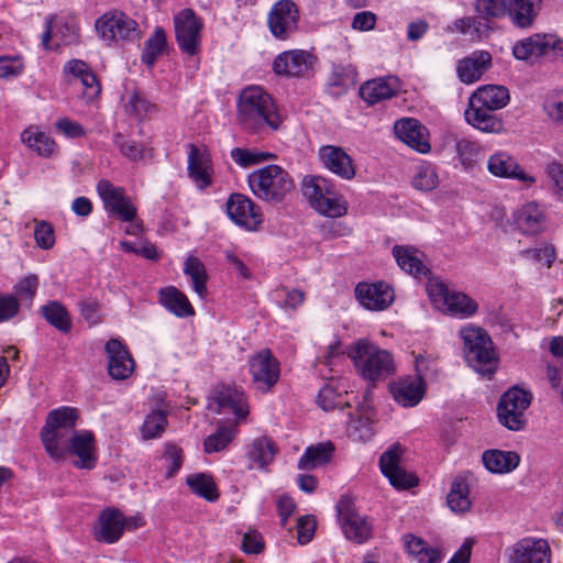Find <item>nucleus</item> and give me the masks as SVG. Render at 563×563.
<instances>
[{
  "label": "nucleus",
  "mask_w": 563,
  "mask_h": 563,
  "mask_svg": "<svg viewBox=\"0 0 563 563\" xmlns=\"http://www.w3.org/2000/svg\"><path fill=\"white\" fill-rule=\"evenodd\" d=\"M184 273L190 277L192 288L200 298L207 295V272L202 262L195 257L188 256L184 264Z\"/></svg>",
  "instance_id": "nucleus-48"
},
{
  "label": "nucleus",
  "mask_w": 563,
  "mask_h": 563,
  "mask_svg": "<svg viewBox=\"0 0 563 563\" xmlns=\"http://www.w3.org/2000/svg\"><path fill=\"white\" fill-rule=\"evenodd\" d=\"M510 100L509 91L504 86L485 85L477 88L470 97L471 106L486 107L490 110L505 108Z\"/></svg>",
  "instance_id": "nucleus-34"
},
{
  "label": "nucleus",
  "mask_w": 563,
  "mask_h": 563,
  "mask_svg": "<svg viewBox=\"0 0 563 563\" xmlns=\"http://www.w3.org/2000/svg\"><path fill=\"white\" fill-rule=\"evenodd\" d=\"M439 185V177L435 168L430 164H423L418 168L412 179V186L421 191H431Z\"/></svg>",
  "instance_id": "nucleus-52"
},
{
  "label": "nucleus",
  "mask_w": 563,
  "mask_h": 563,
  "mask_svg": "<svg viewBox=\"0 0 563 563\" xmlns=\"http://www.w3.org/2000/svg\"><path fill=\"white\" fill-rule=\"evenodd\" d=\"M355 297L364 308L378 311L388 308L394 301L395 296L390 286L379 282L374 284H357Z\"/></svg>",
  "instance_id": "nucleus-22"
},
{
  "label": "nucleus",
  "mask_w": 563,
  "mask_h": 563,
  "mask_svg": "<svg viewBox=\"0 0 563 563\" xmlns=\"http://www.w3.org/2000/svg\"><path fill=\"white\" fill-rule=\"evenodd\" d=\"M401 454V446L394 444L380 455L379 467L391 486L397 489H408L418 484V478L400 466Z\"/></svg>",
  "instance_id": "nucleus-14"
},
{
  "label": "nucleus",
  "mask_w": 563,
  "mask_h": 563,
  "mask_svg": "<svg viewBox=\"0 0 563 563\" xmlns=\"http://www.w3.org/2000/svg\"><path fill=\"white\" fill-rule=\"evenodd\" d=\"M55 128L59 133L70 139L81 137L86 134L81 124L67 118L58 119L55 123Z\"/></svg>",
  "instance_id": "nucleus-64"
},
{
  "label": "nucleus",
  "mask_w": 563,
  "mask_h": 563,
  "mask_svg": "<svg viewBox=\"0 0 563 563\" xmlns=\"http://www.w3.org/2000/svg\"><path fill=\"white\" fill-rule=\"evenodd\" d=\"M236 434L235 424H220L216 432L206 438L203 442L205 452L216 453L224 450Z\"/></svg>",
  "instance_id": "nucleus-49"
},
{
  "label": "nucleus",
  "mask_w": 563,
  "mask_h": 563,
  "mask_svg": "<svg viewBox=\"0 0 563 563\" xmlns=\"http://www.w3.org/2000/svg\"><path fill=\"white\" fill-rule=\"evenodd\" d=\"M544 110L548 117L554 121L563 119V101L559 91H552L548 95L544 102Z\"/></svg>",
  "instance_id": "nucleus-63"
},
{
  "label": "nucleus",
  "mask_w": 563,
  "mask_h": 563,
  "mask_svg": "<svg viewBox=\"0 0 563 563\" xmlns=\"http://www.w3.org/2000/svg\"><path fill=\"white\" fill-rule=\"evenodd\" d=\"M167 45L166 34L163 27L156 26L152 35L145 41L141 59L148 67H153Z\"/></svg>",
  "instance_id": "nucleus-47"
},
{
  "label": "nucleus",
  "mask_w": 563,
  "mask_h": 563,
  "mask_svg": "<svg viewBox=\"0 0 563 563\" xmlns=\"http://www.w3.org/2000/svg\"><path fill=\"white\" fill-rule=\"evenodd\" d=\"M470 486L466 477L456 476L451 485L446 501L450 509L454 512H465L470 510L472 501L470 499Z\"/></svg>",
  "instance_id": "nucleus-42"
},
{
  "label": "nucleus",
  "mask_w": 563,
  "mask_h": 563,
  "mask_svg": "<svg viewBox=\"0 0 563 563\" xmlns=\"http://www.w3.org/2000/svg\"><path fill=\"white\" fill-rule=\"evenodd\" d=\"M19 309L20 302L16 296L0 292V323L14 318Z\"/></svg>",
  "instance_id": "nucleus-62"
},
{
  "label": "nucleus",
  "mask_w": 563,
  "mask_h": 563,
  "mask_svg": "<svg viewBox=\"0 0 563 563\" xmlns=\"http://www.w3.org/2000/svg\"><path fill=\"white\" fill-rule=\"evenodd\" d=\"M124 110L129 115L143 121L156 114L158 106L151 101L142 91L133 90L125 98Z\"/></svg>",
  "instance_id": "nucleus-39"
},
{
  "label": "nucleus",
  "mask_w": 563,
  "mask_h": 563,
  "mask_svg": "<svg viewBox=\"0 0 563 563\" xmlns=\"http://www.w3.org/2000/svg\"><path fill=\"white\" fill-rule=\"evenodd\" d=\"M319 157L331 173L350 180L354 178L356 168L353 158L340 146L324 145L319 150Z\"/></svg>",
  "instance_id": "nucleus-25"
},
{
  "label": "nucleus",
  "mask_w": 563,
  "mask_h": 563,
  "mask_svg": "<svg viewBox=\"0 0 563 563\" xmlns=\"http://www.w3.org/2000/svg\"><path fill=\"white\" fill-rule=\"evenodd\" d=\"M455 30L472 42L487 37L490 31L486 20L478 16H464L454 22Z\"/></svg>",
  "instance_id": "nucleus-43"
},
{
  "label": "nucleus",
  "mask_w": 563,
  "mask_h": 563,
  "mask_svg": "<svg viewBox=\"0 0 563 563\" xmlns=\"http://www.w3.org/2000/svg\"><path fill=\"white\" fill-rule=\"evenodd\" d=\"M560 44L561 41L556 35L537 33L516 42L512 55L516 59L533 63L539 57L556 49Z\"/></svg>",
  "instance_id": "nucleus-18"
},
{
  "label": "nucleus",
  "mask_w": 563,
  "mask_h": 563,
  "mask_svg": "<svg viewBox=\"0 0 563 563\" xmlns=\"http://www.w3.org/2000/svg\"><path fill=\"white\" fill-rule=\"evenodd\" d=\"M317 401L325 411L344 407L340 393H336L331 385H325L319 390Z\"/></svg>",
  "instance_id": "nucleus-60"
},
{
  "label": "nucleus",
  "mask_w": 563,
  "mask_h": 563,
  "mask_svg": "<svg viewBox=\"0 0 563 563\" xmlns=\"http://www.w3.org/2000/svg\"><path fill=\"white\" fill-rule=\"evenodd\" d=\"M495 110L486 109V107L471 106L465 110L464 117L468 124L485 133H501L504 131L503 120L494 113Z\"/></svg>",
  "instance_id": "nucleus-33"
},
{
  "label": "nucleus",
  "mask_w": 563,
  "mask_h": 563,
  "mask_svg": "<svg viewBox=\"0 0 563 563\" xmlns=\"http://www.w3.org/2000/svg\"><path fill=\"white\" fill-rule=\"evenodd\" d=\"M38 287V277L34 274L27 275L26 277L19 280L14 289L16 296L21 300L32 302Z\"/></svg>",
  "instance_id": "nucleus-61"
},
{
  "label": "nucleus",
  "mask_w": 563,
  "mask_h": 563,
  "mask_svg": "<svg viewBox=\"0 0 563 563\" xmlns=\"http://www.w3.org/2000/svg\"><path fill=\"white\" fill-rule=\"evenodd\" d=\"M397 137L419 153H428L431 148L428 130L417 119L405 118L395 122Z\"/></svg>",
  "instance_id": "nucleus-24"
},
{
  "label": "nucleus",
  "mask_w": 563,
  "mask_h": 563,
  "mask_svg": "<svg viewBox=\"0 0 563 563\" xmlns=\"http://www.w3.org/2000/svg\"><path fill=\"white\" fill-rule=\"evenodd\" d=\"M97 191L103 201L107 212L115 214L123 222H132L136 218V207L125 195L122 187H117L107 179L97 185Z\"/></svg>",
  "instance_id": "nucleus-11"
},
{
  "label": "nucleus",
  "mask_w": 563,
  "mask_h": 563,
  "mask_svg": "<svg viewBox=\"0 0 563 563\" xmlns=\"http://www.w3.org/2000/svg\"><path fill=\"white\" fill-rule=\"evenodd\" d=\"M252 192L265 201H282L294 188L289 173L278 165H267L250 174Z\"/></svg>",
  "instance_id": "nucleus-4"
},
{
  "label": "nucleus",
  "mask_w": 563,
  "mask_h": 563,
  "mask_svg": "<svg viewBox=\"0 0 563 563\" xmlns=\"http://www.w3.org/2000/svg\"><path fill=\"white\" fill-rule=\"evenodd\" d=\"M493 57L487 51H474L457 62L456 73L464 84H473L492 67Z\"/></svg>",
  "instance_id": "nucleus-28"
},
{
  "label": "nucleus",
  "mask_w": 563,
  "mask_h": 563,
  "mask_svg": "<svg viewBox=\"0 0 563 563\" xmlns=\"http://www.w3.org/2000/svg\"><path fill=\"white\" fill-rule=\"evenodd\" d=\"M488 172L499 178L517 179L527 185H533L536 178L527 174L518 164L515 157L507 152H497L493 154L487 162Z\"/></svg>",
  "instance_id": "nucleus-23"
},
{
  "label": "nucleus",
  "mask_w": 563,
  "mask_h": 563,
  "mask_svg": "<svg viewBox=\"0 0 563 563\" xmlns=\"http://www.w3.org/2000/svg\"><path fill=\"white\" fill-rule=\"evenodd\" d=\"M300 11L292 0H278L269 9L267 26L271 34L279 41H287L297 31Z\"/></svg>",
  "instance_id": "nucleus-9"
},
{
  "label": "nucleus",
  "mask_w": 563,
  "mask_h": 563,
  "mask_svg": "<svg viewBox=\"0 0 563 563\" xmlns=\"http://www.w3.org/2000/svg\"><path fill=\"white\" fill-rule=\"evenodd\" d=\"M159 302L179 318L189 317L195 313L188 298L174 286L159 290Z\"/></svg>",
  "instance_id": "nucleus-40"
},
{
  "label": "nucleus",
  "mask_w": 563,
  "mask_h": 563,
  "mask_svg": "<svg viewBox=\"0 0 563 563\" xmlns=\"http://www.w3.org/2000/svg\"><path fill=\"white\" fill-rule=\"evenodd\" d=\"M95 29L107 44L118 41H134L141 37L137 23L121 11L104 13L96 21Z\"/></svg>",
  "instance_id": "nucleus-8"
},
{
  "label": "nucleus",
  "mask_w": 563,
  "mask_h": 563,
  "mask_svg": "<svg viewBox=\"0 0 563 563\" xmlns=\"http://www.w3.org/2000/svg\"><path fill=\"white\" fill-rule=\"evenodd\" d=\"M277 453L275 442L267 437H260L249 445L247 457L251 461L250 468L266 470L274 461Z\"/></svg>",
  "instance_id": "nucleus-37"
},
{
  "label": "nucleus",
  "mask_w": 563,
  "mask_h": 563,
  "mask_svg": "<svg viewBox=\"0 0 563 563\" xmlns=\"http://www.w3.org/2000/svg\"><path fill=\"white\" fill-rule=\"evenodd\" d=\"M485 468L493 474H506L516 470L520 456L515 451L486 450L482 456Z\"/></svg>",
  "instance_id": "nucleus-35"
},
{
  "label": "nucleus",
  "mask_w": 563,
  "mask_h": 563,
  "mask_svg": "<svg viewBox=\"0 0 563 563\" xmlns=\"http://www.w3.org/2000/svg\"><path fill=\"white\" fill-rule=\"evenodd\" d=\"M175 36L179 49L195 56L201 47L203 23L192 9H183L174 16Z\"/></svg>",
  "instance_id": "nucleus-10"
},
{
  "label": "nucleus",
  "mask_w": 563,
  "mask_h": 563,
  "mask_svg": "<svg viewBox=\"0 0 563 563\" xmlns=\"http://www.w3.org/2000/svg\"><path fill=\"white\" fill-rule=\"evenodd\" d=\"M508 563H550V547L543 539L525 538L507 550Z\"/></svg>",
  "instance_id": "nucleus-19"
},
{
  "label": "nucleus",
  "mask_w": 563,
  "mask_h": 563,
  "mask_svg": "<svg viewBox=\"0 0 563 563\" xmlns=\"http://www.w3.org/2000/svg\"><path fill=\"white\" fill-rule=\"evenodd\" d=\"M227 213L239 227L256 231L263 222V214L257 206L242 194H232L227 201Z\"/></svg>",
  "instance_id": "nucleus-15"
},
{
  "label": "nucleus",
  "mask_w": 563,
  "mask_h": 563,
  "mask_svg": "<svg viewBox=\"0 0 563 563\" xmlns=\"http://www.w3.org/2000/svg\"><path fill=\"white\" fill-rule=\"evenodd\" d=\"M544 174L543 186L554 195L560 196L563 190V165L553 159L545 165Z\"/></svg>",
  "instance_id": "nucleus-53"
},
{
  "label": "nucleus",
  "mask_w": 563,
  "mask_h": 563,
  "mask_svg": "<svg viewBox=\"0 0 563 563\" xmlns=\"http://www.w3.org/2000/svg\"><path fill=\"white\" fill-rule=\"evenodd\" d=\"M541 8L542 0H509L507 16L515 27L531 29Z\"/></svg>",
  "instance_id": "nucleus-30"
},
{
  "label": "nucleus",
  "mask_w": 563,
  "mask_h": 563,
  "mask_svg": "<svg viewBox=\"0 0 563 563\" xmlns=\"http://www.w3.org/2000/svg\"><path fill=\"white\" fill-rule=\"evenodd\" d=\"M213 404L217 406L213 410L218 413L231 411L238 419H244L249 415L243 393L230 386H223L216 393Z\"/></svg>",
  "instance_id": "nucleus-32"
},
{
  "label": "nucleus",
  "mask_w": 563,
  "mask_h": 563,
  "mask_svg": "<svg viewBox=\"0 0 563 563\" xmlns=\"http://www.w3.org/2000/svg\"><path fill=\"white\" fill-rule=\"evenodd\" d=\"M250 372L256 388L268 391L279 379V362L268 349H264L250 358Z\"/></svg>",
  "instance_id": "nucleus-12"
},
{
  "label": "nucleus",
  "mask_w": 563,
  "mask_h": 563,
  "mask_svg": "<svg viewBox=\"0 0 563 563\" xmlns=\"http://www.w3.org/2000/svg\"><path fill=\"white\" fill-rule=\"evenodd\" d=\"M21 141L41 156L47 157L55 151V142L34 126H30L22 132Z\"/></svg>",
  "instance_id": "nucleus-44"
},
{
  "label": "nucleus",
  "mask_w": 563,
  "mask_h": 563,
  "mask_svg": "<svg viewBox=\"0 0 563 563\" xmlns=\"http://www.w3.org/2000/svg\"><path fill=\"white\" fill-rule=\"evenodd\" d=\"M346 354L352 358L357 373L373 384L395 372L393 355L367 340L356 341L347 349Z\"/></svg>",
  "instance_id": "nucleus-2"
},
{
  "label": "nucleus",
  "mask_w": 563,
  "mask_h": 563,
  "mask_svg": "<svg viewBox=\"0 0 563 563\" xmlns=\"http://www.w3.org/2000/svg\"><path fill=\"white\" fill-rule=\"evenodd\" d=\"M45 320L58 331L67 333L71 329V318L66 307L57 300L48 301L42 307Z\"/></svg>",
  "instance_id": "nucleus-45"
},
{
  "label": "nucleus",
  "mask_w": 563,
  "mask_h": 563,
  "mask_svg": "<svg viewBox=\"0 0 563 563\" xmlns=\"http://www.w3.org/2000/svg\"><path fill=\"white\" fill-rule=\"evenodd\" d=\"M64 450V460L67 455L73 454L77 456L74 465L78 468L91 470L97 462L95 437L91 431L78 430L73 440L67 443Z\"/></svg>",
  "instance_id": "nucleus-21"
},
{
  "label": "nucleus",
  "mask_w": 563,
  "mask_h": 563,
  "mask_svg": "<svg viewBox=\"0 0 563 563\" xmlns=\"http://www.w3.org/2000/svg\"><path fill=\"white\" fill-rule=\"evenodd\" d=\"M109 357L108 371L112 378L122 380L131 376L134 362L125 345L118 339H111L106 344Z\"/></svg>",
  "instance_id": "nucleus-27"
},
{
  "label": "nucleus",
  "mask_w": 563,
  "mask_h": 563,
  "mask_svg": "<svg viewBox=\"0 0 563 563\" xmlns=\"http://www.w3.org/2000/svg\"><path fill=\"white\" fill-rule=\"evenodd\" d=\"M36 245L42 250H49L55 244V231L47 221H37L34 229Z\"/></svg>",
  "instance_id": "nucleus-57"
},
{
  "label": "nucleus",
  "mask_w": 563,
  "mask_h": 563,
  "mask_svg": "<svg viewBox=\"0 0 563 563\" xmlns=\"http://www.w3.org/2000/svg\"><path fill=\"white\" fill-rule=\"evenodd\" d=\"M167 426L166 413L162 410H156L150 413L143 426L142 434L144 439H154L162 435Z\"/></svg>",
  "instance_id": "nucleus-54"
},
{
  "label": "nucleus",
  "mask_w": 563,
  "mask_h": 563,
  "mask_svg": "<svg viewBox=\"0 0 563 563\" xmlns=\"http://www.w3.org/2000/svg\"><path fill=\"white\" fill-rule=\"evenodd\" d=\"M334 445L331 441L310 445L298 461V468L310 471L327 464L333 454Z\"/></svg>",
  "instance_id": "nucleus-41"
},
{
  "label": "nucleus",
  "mask_w": 563,
  "mask_h": 563,
  "mask_svg": "<svg viewBox=\"0 0 563 563\" xmlns=\"http://www.w3.org/2000/svg\"><path fill=\"white\" fill-rule=\"evenodd\" d=\"M399 89L396 77H379L365 81L360 87L361 98L368 104H375L394 97Z\"/></svg>",
  "instance_id": "nucleus-31"
},
{
  "label": "nucleus",
  "mask_w": 563,
  "mask_h": 563,
  "mask_svg": "<svg viewBox=\"0 0 563 563\" xmlns=\"http://www.w3.org/2000/svg\"><path fill=\"white\" fill-rule=\"evenodd\" d=\"M238 113L241 125L252 133L274 132L283 121L272 97L258 86L242 90Z\"/></svg>",
  "instance_id": "nucleus-1"
},
{
  "label": "nucleus",
  "mask_w": 563,
  "mask_h": 563,
  "mask_svg": "<svg viewBox=\"0 0 563 563\" xmlns=\"http://www.w3.org/2000/svg\"><path fill=\"white\" fill-rule=\"evenodd\" d=\"M429 369V361L419 355L416 358L417 376L399 377L389 385V391L394 400L405 407H416L424 397L426 383L423 375Z\"/></svg>",
  "instance_id": "nucleus-7"
},
{
  "label": "nucleus",
  "mask_w": 563,
  "mask_h": 563,
  "mask_svg": "<svg viewBox=\"0 0 563 563\" xmlns=\"http://www.w3.org/2000/svg\"><path fill=\"white\" fill-rule=\"evenodd\" d=\"M163 459L166 461V476L173 477L183 465V451L176 444L166 443Z\"/></svg>",
  "instance_id": "nucleus-59"
},
{
  "label": "nucleus",
  "mask_w": 563,
  "mask_h": 563,
  "mask_svg": "<svg viewBox=\"0 0 563 563\" xmlns=\"http://www.w3.org/2000/svg\"><path fill=\"white\" fill-rule=\"evenodd\" d=\"M314 57L302 49H291L280 53L273 63V69L277 75L287 77H302L308 75L313 67Z\"/></svg>",
  "instance_id": "nucleus-20"
},
{
  "label": "nucleus",
  "mask_w": 563,
  "mask_h": 563,
  "mask_svg": "<svg viewBox=\"0 0 563 563\" xmlns=\"http://www.w3.org/2000/svg\"><path fill=\"white\" fill-rule=\"evenodd\" d=\"M78 418L76 408L63 406L48 412L42 429H75Z\"/></svg>",
  "instance_id": "nucleus-46"
},
{
  "label": "nucleus",
  "mask_w": 563,
  "mask_h": 563,
  "mask_svg": "<svg viewBox=\"0 0 563 563\" xmlns=\"http://www.w3.org/2000/svg\"><path fill=\"white\" fill-rule=\"evenodd\" d=\"M77 431L76 429H41V440L47 454L55 461L64 460V450Z\"/></svg>",
  "instance_id": "nucleus-36"
},
{
  "label": "nucleus",
  "mask_w": 563,
  "mask_h": 563,
  "mask_svg": "<svg viewBox=\"0 0 563 563\" xmlns=\"http://www.w3.org/2000/svg\"><path fill=\"white\" fill-rule=\"evenodd\" d=\"M23 70L24 63L20 56H0V79L18 77Z\"/></svg>",
  "instance_id": "nucleus-58"
},
{
  "label": "nucleus",
  "mask_w": 563,
  "mask_h": 563,
  "mask_svg": "<svg viewBox=\"0 0 563 563\" xmlns=\"http://www.w3.org/2000/svg\"><path fill=\"white\" fill-rule=\"evenodd\" d=\"M186 483L195 494L207 500L214 501L218 499L217 487L210 476L202 473L191 475L187 477Z\"/></svg>",
  "instance_id": "nucleus-51"
},
{
  "label": "nucleus",
  "mask_w": 563,
  "mask_h": 563,
  "mask_svg": "<svg viewBox=\"0 0 563 563\" xmlns=\"http://www.w3.org/2000/svg\"><path fill=\"white\" fill-rule=\"evenodd\" d=\"M124 532L123 514L117 508H107L99 515V526L95 531L98 541L115 543Z\"/></svg>",
  "instance_id": "nucleus-29"
},
{
  "label": "nucleus",
  "mask_w": 563,
  "mask_h": 563,
  "mask_svg": "<svg viewBox=\"0 0 563 563\" xmlns=\"http://www.w3.org/2000/svg\"><path fill=\"white\" fill-rule=\"evenodd\" d=\"M455 150L462 164L470 166L476 162L481 153V145L473 140L463 137L456 141Z\"/></svg>",
  "instance_id": "nucleus-55"
},
{
  "label": "nucleus",
  "mask_w": 563,
  "mask_h": 563,
  "mask_svg": "<svg viewBox=\"0 0 563 563\" xmlns=\"http://www.w3.org/2000/svg\"><path fill=\"white\" fill-rule=\"evenodd\" d=\"M393 255L398 266L408 274L419 277L427 275L428 268L422 261V254L415 247L395 245Z\"/></svg>",
  "instance_id": "nucleus-38"
},
{
  "label": "nucleus",
  "mask_w": 563,
  "mask_h": 563,
  "mask_svg": "<svg viewBox=\"0 0 563 563\" xmlns=\"http://www.w3.org/2000/svg\"><path fill=\"white\" fill-rule=\"evenodd\" d=\"M512 223L519 233L536 236L548 229L549 219L541 206L530 201L512 212Z\"/></svg>",
  "instance_id": "nucleus-16"
},
{
  "label": "nucleus",
  "mask_w": 563,
  "mask_h": 563,
  "mask_svg": "<svg viewBox=\"0 0 563 563\" xmlns=\"http://www.w3.org/2000/svg\"><path fill=\"white\" fill-rule=\"evenodd\" d=\"M532 399L533 396L529 390L517 386L508 389L498 402L499 422L509 430L523 429L527 422L526 410L530 407Z\"/></svg>",
  "instance_id": "nucleus-6"
},
{
  "label": "nucleus",
  "mask_w": 563,
  "mask_h": 563,
  "mask_svg": "<svg viewBox=\"0 0 563 563\" xmlns=\"http://www.w3.org/2000/svg\"><path fill=\"white\" fill-rule=\"evenodd\" d=\"M336 509L344 536L349 540L363 543L372 537V523L366 517L355 512L347 497L340 499Z\"/></svg>",
  "instance_id": "nucleus-13"
},
{
  "label": "nucleus",
  "mask_w": 563,
  "mask_h": 563,
  "mask_svg": "<svg viewBox=\"0 0 563 563\" xmlns=\"http://www.w3.org/2000/svg\"><path fill=\"white\" fill-rule=\"evenodd\" d=\"M188 175L199 189H206L212 183V162L206 148L189 145Z\"/></svg>",
  "instance_id": "nucleus-26"
},
{
  "label": "nucleus",
  "mask_w": 563,
  "mask_h": 563,
  "mask_svg": "<svg viewBox=\"0 0 563 563\" xmlns=\"http://www.w3.org/2000/svg\"><path fill=\"white\" fill-rule=\"evenodd\" d=\"M460 336L463 341L464 353L468 364L484 376L490 377L496 360L493 342L487 332L473 324L461 328Z\"/></svg>",
  "instance_id": "nucleus-3"
},
{
  "label": "nucleus",
  "mask_w": 563,
  "mask_h": 563,
  "mask_svg": "<svg viewBox=\"0 0 563 563\" xmlns=\"http://www.w3.org/2000/svg\"><path fill=\"white\" fill-rule=\"evenodd\" d=\"M114 143L122 155L131 161H139L145 157L147 150L133 140H126L120 133L114 135Z\"/></svg>",
  "instance_id": "nucleus-56"
},
{
  "label": "nucleus",
  "mask_w": 563,
  "mask_h": 563,
  "mask_svg": "<svg viewBox=\"0 0 563 563\" xmlns=\"http://www.w3.org/2000/svg\"><path fill=\"white\" fill-rule=\"evenodd\" d=\"M430 295L441 301L450 314L461 319L471 318L478 310L477 302L468 295L450 290L444 284H437Z\"/></svg>",
  "instance_id": "nucleus-17"
},
{
  "label": "nucleus",
  "mask_w": 563,
  "mask_h": 563,
  "mask_svg": "<svg viewBox=\"0 0 563 563\" xmlns=\"http://www.w3.org/2000/svg\"><path fill=\"white\" fill-rule=\"evenodd\" d=\"M509 0H476L474 9L483 20L500 19L507 15Z\"/></svg>",
  "instance_id": "nucleus-50"
},
{
  "label": "nucleus",
  "mask_w": 563,
  "mask_h": 563,
  "mask_svg": "<svg viewBox=\"0 0 563 563\" xmlns=\"http://www.w3.org/2000/svg\"><path fill=\"white\" fill-rule=\"evenodd\" d=\"M302 187L305 197L319 213L330 218L346 213V203L331 180L322 176H306Z\"/></svg>",
  "instance_id": "nucleus-5"
}]
</instances>
